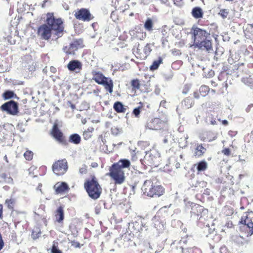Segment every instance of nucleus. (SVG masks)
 <instances>
[{"instance_id":"f257e3e1","label":"nucleus","mask_w":253,"mask_h":253,"mask_svg":"<svg viewBox=\"0 0 253 253\" xmlns=\"http://www.w3.org/2000/svg\"><path fill=\"white\" fill-rule=\"evenodd\" d=\"M130 162L126 159L120 160L114 163L110 168L109 175L114 180L115 184H121L125 180L124 169L128 168Z\"/></svg>"},{"instance_id":"f03ea898","label":"nucleus","mask_w":253,"mask_h":253,"mask_svg":"<svg viewBox=\"0 0 253 253\" xmlns=\"http://www.w3.org/2000/svg\"><path fill=\"white\" fill-rule=\"evenodd\" d=\"M84 188L88 196L93 200L98 199L102 193V188L94 176H93L91 179H88L85 181Z\"/></svg>"},{"instance_id":"7ed1b4c3","label":"nucleus","mask_w":253,"mask_h":253,"mask_svg":"<svg viewBox=\"0 0 253 253\" xmlns=\"http://www.w3.org/2000/svg\"><path fill=\"white\" fill-rule=\"evenodd\" d=\"M144 194L151 197H160L164 193V188L156 182L151 180H145L141 188Z\"/></svg>"},{"instance_id":"20e7f679","label":"nucleus","mask_w":253,"mask_h":253,"mask_svg":"<svg viewBox=\"0 0 253 253\" xmlns=\"http://www.w3.org/2000/svg\"><path fill=\"white\" fill-rule=\"evenodd\" d=\"M45 22L51 31L54 32L55 35L58 37L62 36L64 27L61 18H55L53 13L48 12L46 14Z\"/></svg>"},{"instance_id":"39448f33","label":"nucleus","mask_w":253,"mask_h":253,"mask_svg":"<svg viewBox=\"0 0 253 253\" xmlns=\"http://www.w3.org/2000/svg\"><path fill=\"white\" fill-rule=\"evenodd\" d=\"M92 79L98 84L103 85L105 88L111 93L113 92V82L109 78L105 77L103 74L99 72H93Z\"/></svg>"},{"instance_id":"423d86ee","label":"nucleus","mask_w":253,"mask_h":253,"mask_svg":"<svg viewBox=\"0 0 253 253\" xmlns=\"http://www.w3.org/2000/svg\"><path fill=\"white\" fill-rule=\"evenodd\" d=\"M208 214V210L203 207L198 205H194L191 208V217L193 220H199L202 221L205 220V216Z\"/></svg>"},{"instance_id":"0eeeda50","label":"nucleus","mask_w":253,"mask_h":253,"mask_svg":"<svg viewBox=\"0 0 253 253\" xmlns=\"http://www.w3.org/2000/svg\"><path fill=\"white\" fill-rule=\"evenodd\" d=\"M0 108L2 111L12 116L17 115L19 112L18 103L13 100L5 102L0 107Z\"/></svg>"},{"instance_id":"6e6552de","label":"nucleus","mask_w":253,"mask_h":253,"mask_svg":"<svg viewBox=\"0 0 253 253\" xmlns=\"http://www.w3.org/2000/svg\"><path fill=\"white\" fill-rule=\"evenodd\" d=\"M144 161L148 165L158 167L160 162V154L155 151L146 152Z\"/></svg>"},{"instance_id":"1a4fd4ad","label":"nucleus","mask_w":253,"mask_h":253,"mask_svg":"<svg viewBox=\"0 0 253 253\" xmlns=\"http://www.w3.org/2000/svg\"><path fill=\"white\" fill-rule=\"evenodd\" d=\"M191 33L193 35V38L194 39V46L196 45L197 42L200 40L203 41L210 37V34L208 31L198 28L197 27H192L191 28Z\"/></svg>"},{"instance_id":"9d476101","label":"nucleus","mask_w":253,"mask_h":253,"mask_svg":"<svg viewBox=\"0 0 253 253\" xmlns=\"http://www.w3.org/2000/svg\"><path fill=\"white\" fill-rule=\"evenodd\" d=\"M68 168L67 161L65 159L58 160L52 165L53 172L58 175L64 174Z\"/></svg>"},{"instance_id":"9b49d317","label":"nucleus","mask_w":253,"mask_h":253,"mask_svg":"<svg viewBox=\"0 0 253 253\" xmlns=\"http://www.w3.org/2000/svg\"><path fill=\"white\" fill-rule=\"evenodd\" d=\"M197 43L194 45L195 47L202 50H206L209 53H211L213 51L211 40L210 39V37L203 41L200 40L197 42Z\"/></svg>"},{"instance_id":"f8f14e48","label":"nucleus","mask_w":253,"mask_h":253,"mask_svg":"<svg viewBox=\"0 0 253 253\" xmlns=\"http://www.w3.org/2000/svg\"><path fill=\"white\" fill-rule=\"evenodd\" d=\"M37 34L42 39L48 40L51 37L52 31L47 24H43L38 28Z\"/></svg>"},{"instance_id":"ddd939ff","label":"nucleus","mask_w":253,"mask_h":253,"mask_svg":"<svg viewBox=\"0 0 253 253\" xmlns=\"http://www.w3.org/2000/svg\"><path fill=\"white\" fill-rule=\"evenodd\" d=\"M51 134L53 137L57 140L59 142L66 145L67 144L66 140L65 139L63 134L61 131L59 129L57 123H54L51 131Z\"/></svg>"},{"instance_id":"4468645a","label":"nucleus","mask_w":253,"mask_h":253,"mask_svg":"<svg viewBox=\"0 0 253 253\" xmlns=\"http://www.w3.org/2000/svg\"><path fill=\"white\" fill-rule=\"evenodd\" d=\"M75 17L80 20L88 21L91 19V14L87 9L82 8L75 14Z\"/></svg>"},{"instance_id":"2eb2a0df","label":"nucleus","mask_w":253,"mask_h":253,"mask_svg":"<svg viewBox=\"0 0 253 253\" xmlns=\"http://www.w3.org/2000/svg\"><path fill=\"white\" fill-rule=\"evenodd\" d=\"M163 126L162 121L159 118H156L148 122L146 126L150 129L158 130L160 129Z\"/></svg>"},{"instance_id":"dca6fc26","label":"nucleus","mask_w":253,"mask_h":253,"mask_svg":"<svg viewBox=\"0 0 253 253\" xmlns=\"http://www.w3.org/2000/svg\"><path fill=\"white\" fill-rule=\"evenodd\" d=\"M82 63L78 60H72L67 65L68 70L71 72L79 73L82 69Z\"/></svg>"},{"instance_id":"f3484780","label":"nucleus","mask_w":253,"mask_h":253,"mask_svg":"<svg viewBox=\"0 0 253 253\" xmlns=\"http://www.w3.org/2000/svg\"><path fill=\"white\" fill-rule=\"evenodd\" d=\"M83 47V40L81 39H76L70 43L69 51H67V53L71 54L72 52L77 50L78 48Z\"/></svg>"},{"instance_id":"a211bd4d","label":"nucleus","mask_w":253,"mask_h":253,"mask_svg":"<svg viewBox=\"0 0 253 253\" xmlns=\"http://www.w3.org/2000/svg\"><path fill=\"white\" fill-rule=\"evenodd\" d=\"M239 224L240 231L246 234L247 237L253 235V225H250V224L239 222Z\"/></svg>"},{"instance_id":"6ab92c4d","label":"nucleus","mask_w":253,"mask_h":253,"mask_svg":"<svg viewBox=\"0 0 253 253\" xmlns=\"http://www.w3.org/2000/svg\"><path fill=\"white\" fill-rule=\"evenodd\" d=\"M239 223H245L253 225V211H250L245 212L242 216Z\"/></svg>"},{"instance_id":"aec40b11","label":"nucleus","mask_w":253,"mask_h":253,"mask_svg":"<svg viewBox=\"0 0 253 253\" xmlns=\"http://www.w3.org/2000/svg\"><path fill=\"white\" fill-rule=\"evenodd\" d=\"M57 194L62 193L69 190V186L65 182L57 183L54 186Z\"/></svg>"},{"instance_id":"412c9836","label":"nucleus","mask_w":253,"mask_h":253,"mask_svg":"<svg viewBox=\"0 0 253 253\" xmlns=\"http://www.w3.org/2000/svg\"><path fill=\"white\" fill-rule=\"evenodd\" d=\"M55 216L57 222L61 223L63 222L64 218V212L63 208L62 206L57 208L55 211Z\"/></svg>"},{"instance_id":"4be33fe9","label":"nucleus","mask_w":253,"mask_h":253,"mask_svg":"<svg viewBox=\"0 0 253 253\" xmlns=\"http://www.w3.org/2000/svg\"><path fill=\"white\" fill-rule=\"evenodd\" d=\"M2 96L4 100H9L12 98L18 100L19 98L14 93V92L11 90H5L2 94Z\"/></svg>"},{"instance_id":"5701e85b","label":"nucleus","mask_w":253,"mask_h":253,"mask_svg":"<svg viewBox=\"0 0 253 253\" xmlns=\"http://www.w3.org/2000/svg\"><path fill=\"white\" fill-rule=\"evenodd\" d=\"M232 240L235 243L241 245L248 244L250 242L249 240H245L242 236L238 235L233 236L232 237Z\"/></svg>"},{"instance_id":"b1692460","label":"nucleus","mask_w":253,"mask_h":253,"mask_svg":"<svg viewBox=\"0 0 253 253\" xmlns=\"http://www.w3.org/2000/svg\"><path fill=\"white\" fill-rule=\"evenodd\" d=\"M194 105V101L192 98L188 97L185 98L181 102V106L183 109H189L191 108Z\"/></svg>"},{"instance_id":"393cba45","label":"nucleus","mask_w":253,"mask_h":253,"mask_svg":"<svg viewBox=\"0 0 253 253\" xmlns=\"http://www.w3.org/2000/svg\"><path fill=\"white\" fill-rule=\"evenodd\" d=\"M114 110L117 113H125L126 108L125 107L124 105L121 102L117 101L114 103L113 105Z\"/></svg>"},{"instance_id":"a878e982","label":"nucleus","mask_w":253,"mask_h":253,"mask_svg":"<svg viewBox=\"0 0 253 253\" xmlns=\"http://www.w3.org/2000/svg\"><path fill=\"white\" fill-rule=\"evenodd\" d=\"M192 15L195 18L199 19L203 17V12L200 7H195L192 9Z\"/></svg>"},{"instance_id":"bb28decb","label":"nucleus","mask_w":253,"mask_h":253,"mask_svg":"<svg viewBox=\"0 0 253 253\" xmlns=\"http://www.w3.org/2000/svg\"><path fill=\"white\" fill-rule=\"evenodd\" d=\"M69 141L70 143L78 145L80 144L81 141V137L78 134L74 133L70 135Z\"/></svg>"},{"instance_id":"cd10ccee","label":"nucleus","mask_w":253,"mask_h":253,"mask_svg":"<svg viewBox=\"0 0 253 253\" xmlns=\"http://www.w3.org/2000/svg\"><path fill=\"white\" fill-rule=\"evenodd\" d=\"M206 151V148L202 146V144L198 145L195 148L194 153L195 156L200 157L202 156Z\"/></svg>"},{"instance_id":"c85d7f7f","label":"nucleus","mask_w":253,"mask_h":253,"mask_svg":"<svg viewBox=\"0 0 253 253\" xmlns=\"http://www.w3.org/2000/svg\"><path fill=\"white\" fill-rule=\"evenodd\" d=\"M162 62L163 59L162 57H159L158 60L153 61L152 64L150 67V70L151 71H155L157 70L159 68L160 65L162 63Z\"/></svg>"},{"instance_id":"c756f323","label":"nucleus","mask_w":253,"mask_h":253,"mask_svg":"<svg viewBox=\"0 0 253 253\" xmlns=\"http://www.w3.org/2000/svg\"><path fill=\"white\" fill-rule=\"evenodd\" d=\"M242 82L251 88H253V77H252L251 76L249 77L242 78Z\"/></svg>"},{"instance_id":"7c9ffc66","label":"nucleus","mask_w":253,"mask_h":253,"mask_svg":"<svg viewBox=\"0 0 253 253\" xmlns=\"http://www.w3.org/2000/svg\"><path fill=\"white\" fill-rule=\"evenodd\" d=\"M198 171L205 170L207 168V163L205 161H202L195 165Z\"/></svg>"},{"instance_id":"2f4dec72","label":"nucleus","mask_w":253,"mask_h":253,"mask_svg":"<svg viewBox=\"0 0 253 253\" xmlns=\"http://www.w3.org/2000/svg\"><path fill=\"white\" fill-rule=\"evenodd\" d=\"M210 91V88L208 86L203 85L199 88V93L203 96H206Z\"/></svg>"},{"instance_id":"473e14b6","label":"nucleus","mask_w":253,"mask_h":253,"mask_svg":"<svg viewBox=\"0 0 253 253\" xmlns=\"http://www.w3.org/2000/svg\"><path fill=\"white\" fill-rule=\"evenodd\" d=\"M165 225V223L159 220H156L154 223V227L159 232L164 229Z\"/></svg>"},{"instance_id":"72a5a7b5","label":"nucleus","mask_w":253,"mask_h":253,"mask_svg":"<svg viewBox=\"0 0 253 253\" xmlns=\"http://www.w3.org/2000/svg\"><path fill=\"white\" fill-rule=\"evenodd\" d=\"M188 136L186 135L184 138H180L178 139L179 146L182 148H185L187 145V139Z\"/></svg>"},{"instance_id":"f704fd0d","label":"nucleus","mask_w":253,"mask_h":253,"mask_svg":"<svg viewBox=\"0 0 253 253\" xmlns=\"http://www.w3.org/2000/svg\"><path fill=\"white\" fill-rule=\"evenodd\" d=\"M144 28L145 29H146L147 31H151L152 30L153 28V21L152 19L150 18H148L145 23H144Z\"/></svg>"},{"instance_id":"c9c22d12","label":"nucleus","mask_w":253,"mask_h":253,"mask_svg":"<svg viewBox=\"0 0 253 253\" xmlns=\"http://www.w3.org/2000/svg\"><path fill=\"white\" fill-rule=\"evenodd\" d=\"M41 232L39 228H36L33 230L32 233V237L33 239L35 240L38 239L41 235Z\"/></svg>"},{"instance_id":"e433bc0d","label":"nucleus","mask_w":253,"mask_h":253,"mask_svg":"<svg viewBox=\"0 0 253 253\" xmlns=\"http://www.w3.org/2000/svg\"><path fill=\"white\" fill-rule=\"evenodd\" d=\"M229 14V10L227 9H221L220 10L218 14L223 18L225 19L227 17Z\"/></svg>"},{"instance_id":"4c0bfd02","label":"nucleus","mask_w":253,"mask_h":253,"mask_svg":"<svg viewBox=\"0 0 253 253\" xmlns=\"http://www.w3.org/2000/svg\"><path fill=\"white\" fill-rule=\"evenodd\" d=\"M23 155L26 160L30 161L33 159V153L31 151L27 150L24 153Z\"/></svg>"},{"instance_id":"58836bf2","label":"nucleus","mask_w":253,"mask_h":253,"mask_svg":"<svg viewBox=\"0 0 253 253\" xmlns=\"http://www.w3.org/2000/svg\"><path fill=\"white\" fill-rule=\"evenodd\" d=\"M152 51V49L150 47V44L149 43H147L144 47L143 51L145 53L146 56H147L149 55L151 51Z\"/></svg>"},{"instance_id":"ea45409f","label":"nucleus","mask_w":253,"mask_h":253,"mask_svg":"<svg viewBox=\"0 0 253 253\" xmlns=\"http://www.w3.org/2000/svg\"><path fill=\"white\" fill-rule=\"evenodd\" d=\"M131 86L135 89H139L140 87V83L137 79L133 80L131 81Z\"/></svg>"},{"instance_id":"a19ab883","label":"nucleus","mask_w":253,"mask_h":253,"mask_svg":"<svg viewBox=\"0 0 253 253\" xmlns=\"http://www.w3.org/2000/svg\"><path fill=\"white\" fill-rule=\"evenodd\" d=\"M51 253H62V251L58 248L57 245H56L55 242L53 243L52 247Z\"/></svg>"},{"instance_id":"79ce46f5","label":"nucleus","mask_w":253,"mask_h":253,"mask_svg":"<svg viewBox=\"0 0 253 253\" xmlns=\"http://www.w3.org/2000/svg\"><path fill=\"white\" fill-rule=\"evenodd\" d=\"M5 203L7 205V207L9 209H12L14 206V200L12 199H6Z\"/></svg>"},{"instance_id":"37998d69","label":"nucleus","mask_w":253,"mask_h":253,"mask_svg":"<svg viewBox=\"0 0 253 253\" xmlns=\"http://www.w3.org/2000/svg\"><path fill=\"white\" fill-rule=\"evenodd\" d=\"M17 128L21 132H24L25 131V128L23 127V121H20L18 123L17 126Z\"/></svg>"},{"instance_id":"c03bdc74","label":"nucleus","mask_w":253,"mask_h":253,"mask_svg":"<svg viewBox=\"0 0 253 253\" xmlns=\"http://www.w3.org/2000/svg\"><path fill=\"white\" fill-rule=\"evenodd\" d=\"M111 133L114 135H117L120 132V129L117 127H112L111 128Z\"/></svg>"},{"instance_id":"a18cd8bd","label":"nucleus","mask_w":253,"mask_h":253,"mask_svg":"<svg viewBox=\"0 0 253 253\" xmlns=\"http://www.w3.org/2000/svg\"><path fill=\"white\" fill-rule=\"evenodd\" d=\"M141 109V107H138L133 109V114L135 117H138L140 113V109Z\"/></svg>"},{"instance_id":"49530a36","label":"nucleus","mask_w":253,"mask_h":253,"mask_svg":"<svg viewBox=\"0 0 253 253\" xmlns=\"http://www.w3.org/2000/svg\"><path fill=\"white\" fill-rule=\"evenodd\" d=\"M171 53L174 56H178L181 55V52L180 50L174 48L171 50Z\"/></svg>"},{"instance_id":"de8ad7c7","label":"nucleus","mask_w":253,"mask_h":253,"mask_svg":"<svg viewBox=\"0 0 253 253\" xmlns=\"http://www.w3.org/2000/svg\"><path fill=\"white\" fill-rule=\"evenodd\" d=\"M79 172L82 174L86 173L87 172L86 166L85 165L83 166V167L79 169Z\"/></svg>"},{"instance_id":"09e8293b","label":"nucleus","mask_w":253,"mask_h":253,"mask_svg":"<svg viewBox=\"0 0 253 253\" xmlns=\"http://www.w3.org/2000/svg\"><path fill=\"white\" fill-rule=\"evenodd\" d=\"M148 229L147 226H146L145 224H143L142 222L141 223V226L140 229H138V231L141 233L144 231H147Z\"/></svg>"},{"instance_id":"8fccbe9b","label":"nucleus","mask_w":253,"mask_h":253,"mask_svg":"<svg viewBox=\"0 0 253 253\" xmlns=\"http://www.w3.org/2000/svg\"><path fill=\"white\" fill-rule=\"evenodd\" d=\"M222 153L226 156H228L230 154V150L229 148H225L222 150Z\"/></svg>"},{"instance_id":"3c124183","label":"nucleus","mask_w":253,"mask_h":253,"mask_svg":"<svg viewBox=\"0 0 253 253\" xmlns=\"http://www.w3.org/2000/svg\"><path fill=\"white\" fill-rule=\"evenodd\" d=\"M4 182L6 183L10 184L13 183V179L10 176H7Z\"/></svg>"},{"instance_id":"603ef678","label":"nucleus","mask_w":253,"mask_h":253,"mask_svg":"<svg viewBox=\"0 0 253 253\" xmlns=\"http://www.w3.org/2000/svg\"><path fill=\"white\" fill-rule=\"evenodd\" d=\"M174 3L178 6H181L182 3L181 2L182 0H173Z\"/></svg>"},{"instance_id":"864d4df0","label":"nucleus","mask_w":253,"mask_h":253,"mask_svg":"<svg viewBox=\"0 0 253 253\" xmlns=\"http://www.w3.org/2000/svg\"><path fill=\"white\" fill-rule=\"evenodd\" d=\"M35 69H36V67H35V65H34V63H33L32 65H29L28 70L30 72L34 71L35 70Z\"/></svg>"},{"instance_id":"5fc2aeb1","label":"nucleus","mask_w":253,"mask_h":253,"mask_svg":"<svg viewBox=\"0 0 253 253\" xmlns=\"http://www.w3.org/2000/svg\"><path fill=\"white\" fill-rule=\"evenodd\" d=\"M253 107V104H251L249 105L246 108V111L247 113H249L251 111L252 108Z\"/></svg>"},{"instance_id":"6e6d98bb","label":"nucleus","mask_w":253,"mask_h":253,"mask_svg":"<svg viewBox=\"0 0 253 253\" xmlns=\"http://www.w3.org/2000/svg\"><path fill=\"white\" fill-rule=\"evenodd\" d=\"M7 177L6 174L4 173H1V174H0V179H3L4 180V181H5V180L6 179V177ZM1 181V180H0V181Z\"/></svg>"},{"instance_id":"4d7b16f0","label":"nucleus","mask_w":253,"mask_h":253,"mask_svg":"<svg viewBox=\"0 0 253 253\" xmlns=\"http://www.w3.org/2000/svg\"><path fill=\"white\" fill-rule=\"evenodd\" d=\"M68 104H69L70 105V106L71 107V108L72 109H75L76 108V106L75 104H73L71 103V101H68Z\"/></svg>"},{"instance_id":"13d9d810","label":"nucleus","mask_w":253,"mask_h":253,"mask_svg":"<svg viewBox=\"0 0 253 253\" xmlns=\"http://www.w3.org/2000/svg\"><path fill=\"white\" fill-rule=\"evenodd\" d=\"M50 71L51 73H55L56 72V69L53 66H51L50 67Z\"/></svg>"},{"instance_id":"bf43d9fd","label":"nucleus","mask_w":253,"mask_h":253,"mask_svg":"<svg viewBox=\"0 0 253 253\" xmlns=\"http://www.w3.org/2000/svg\"><path fill=\"white\" fill-rule=\"evenodd\" d=\"M194 96L195 98L199 99L200 98L199 93L197 91L194 92Z\"/></svg>"},{"instance_id":"052dcab7","label":"nucleus","mask_w":253,"mask_h":253,"mask_svg":"<svg viewBox=\"0 0 253 253\" xmlns=\"http://www.w3.org/2000/svg\"><path fill=\"white\" fill-rule=\"evenodd\" d=\"M47 2H49V0H44L43 1V3L42 4V7L44 8L45 6V3Z\"/></svg>"},{"instance_id":"680f3d73","label":"nucleus","mask_w":253,"mask_h":253,"mask_svg":"<svg viewBox=\"0 0 253 253\" xmlns=\"http://www.w3.org/2000/svg\"><path fill=\"white\" fill-rule=\"evenodd\" d=\"M204 194H206L207 195H210V190L209 189H206L204 190Z\"/></svg>"},{"instance_id":"e2e57ef3","label":"nucleus","mask_w":253,"mask_h":253,"mask_svg":"<svg viewBox=\"0 0 253 253\" xmlns=\"http://www.w3.org/2000/svg\"><path fill=\"white\" fill-rule=\"evenodd\" d=\"M103 205V206H104V208H107L106 207V203H105V202L104 201H100L99 202V205H99V206H101V205Z\"/></svg>"},{"instance_id":"0e129e2a","label":"nucleus","mask_w":253,"mask_h":253,"mask_svg":"<svg viewBox=\"0 0 253 253\" xmlns=\"http://www.w3.org/2000/svg\"><path fill=\"white\" fill-rule=\"evenodd\" d=\"M161 3L166 4L167 5H169V4L168 3V0H160Z\"/></svg>"},{"instance_id":"69168bd1","label":"nucleus","mask_w":253,"mask_h":253,"mask_svg":"<svg viewBox=\"0 0 253 253\" xmlns=\"http://www.w3.org/2000/svg\"><path fill=\"white\" fill-rule=\"evenodd\" d=\"M91 166L92 168H96L98 166V164L96 162H93L91 163Z\"/></svg>"},{"instance_id":"338daca9","label":"nucleus","mask_w":253,"mask_h":253,"mask_svg":"<svg viewBox=\"0 0 253 253\" xmlns=\"http://www.w3.org/2000/svg\"><path fill=\"white\" fill-rule=\"evenodd\" d=\"M2 206L0 204V219L2 217Z\"/></svg>"},{"instance_id":"774afa93","label":"nucleus","mask_w":253,"mask_h":253,"mask_svg":"<svg viewBox=\"0 0 253 253\" xmlns=\"http://www.w3.org/2000/svg\"><path fill=\"white\" fill-rule=\"evenodd\" d=\"M222 123L223 125L226 126L228 125V121L226 120H224L222 121Z\"/></svg>"}]
</instances>
